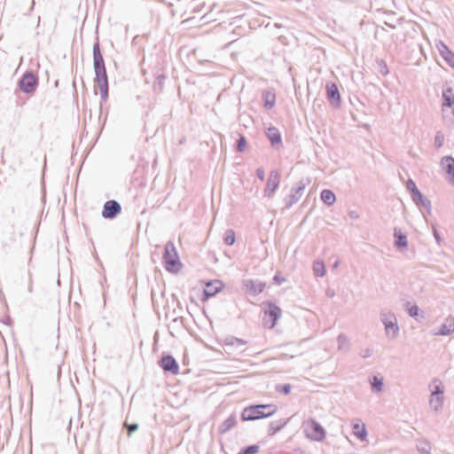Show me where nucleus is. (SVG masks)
Masks as SVG:
<instances>
[{"mask_svg":"<svg viewBox=\"0 0 454 454\" xmlns=\"http://www.w3.org/2000/svg\"><path fill=\"white\" fill-rule=\"evenodd\" d=\"M256 176L260 181H264L265 179V172L262 168H258L256 169Z\"/></svg>","mask_w":454,"mask_h":454,"instance_id":"47","label":"nucleus"},{"mask_svg":"<svg viewBox=\"0 0 454 454\" xmlns=\"http://www.w3.org/2000/svg\"><path fill=\"white\" fill-rule=\"evenodd\" d=\"M417 449L419 454H431V443L427 440L419 442V443L417 445Z\"/></svg>","mask_w":454,"mask_h":454,"instance_id":"33","label":"nucleus"},{"mask_svg":"<svg viewBox=\"0 0 454 454\" xmlns=\"http://www.w3.org/2000/svg\"><path fill=\"white\" fill-rule=\"evenodd\" d=\"M338 264H339V262H336L334 263V267H337V266H338Z\"/></svg>","mask_w":454,"mask_h":454,"instance_id":"62","label":"nucleus"},{"mask_svg":"<svg viewBox=\"0 0 454 454\" xmlns=\"http://www.w3.org/2000/svg\"><path fill=\"white\" fill-rule=\"evenodd\" d=\"M441 108L442 118L454 121V90L450 85H444L442 88Z\"/></svg>","mask_w":454,"mask_h":454,"instance_id":"5","label":"nucleus"},{"mask_svg":"<svg viewBox=\"0 0 454 454\" xmlns=\"http://www.w3.org/2000/svg\"><path fill=\"white\" fill-rule=\"evenodd\" d=\"M260 446L258 444H251L242 447L238 454H257L259 452Z\"/></svg>","mask_w":454,"mask_h":454,"instance_id":"31","label":"nucleus"},{"mask_svg":"<svg viewBox=\"0 0 454 454\" xmlns=\"http://www.w3.org/2000/svg\"><path fill=\"white\" fill-rule=\"evenodd\" d=\"M159 365L164 370V372H170L173 375L179 373V365L175 357L171 355L163 356L159 361Z\"/></svg>","mask_w":454,"mask_h":454,"instance_id":"15","label":"nucleus"},{"mask_svg":"<svg viewBox=\"0 0 454 454\" xmlns=\"http://www.w3.org/2000/svg\"><path fill=\"white\" fill-rule=\"evenodd\" d=\"M273 281L275 284L280 286L286 281V278L278 272L273 276Z\"/></svg>","mask_w":454,"mask_h":454,"instance_id":"43","label":"nucleus"},{"mask_svg":"<svg viewBox=\"0 0 454 454\" xmlns=\"http://www.w3.org/2000/svg\"><path fill=\"white\" fill-rule=\"evenodd\" d=\"M121 204L117 200H107L104 204L101 215L105 219H114L121 213Z\"/></svg>","mask_w":454,"mask_h":454,"instance_id":"13","label":"nucleus"},{"mask_svg":"<svg viewBox=\"0 0 454 454\" xmlns=\"http://www.w3.org/2000/svg\"><path fill=\"white\" fill-rule=\"evenodd\" d=\"M352 428H353V434L358 440H360L361 442H364L366 440V438L368 436V432H367V429H366L364 424H362V425H359L357 423L353 424Z\"/></svg>","mask_w":454,"mask_h":454,"instance_id":"26","label":"nucleus"},{"mask_svg":"<svg viewBox=\"0 0 454 454\" xmlns=\"http://www.w3.org/2000/svg\"><path fill=\"white\" fill-rule=\"evenodd\" d=\"M348 216H349L351 219L356 220V219H358L359 215L357 214V212H356V211H355V210H351V211H349V213H348Z\"/></svg>","mask_w":454,"mask_h":454,"instance_id":"52","label":"nucleus"},{"mask_svg":"<svg viewBox=\"0 0 454 454\" xmlns=\"http://www.w3.org/2000/svg\"><path fill=\"white\" fill-rule=\"evenodd\" d=\"M313 271L316 277H324L326 274V267L325 262L320 259L316 260L313 263Z\"/></svg>","mask_w":454,"mask_h":454,"instance_id":"30","label":"nucleus"},{"mask_svg":"<svg viewBox=\"0 0 454 454\" xmlns=\"http://www.w3.org/2000/svg\"><path fill=\"white\" fill-rule=\"evenodd\" d=\"M266 418L272 417L278 411V406L274 403H262Z\"/></svg>","mask_w":454,"mask_h":454,"instance_id":"34","label":"nucleus"},{"mask_svg":"<svg viewBox=\"0 0 454 454\" xmlns=\"http://www.w3.org/2000/svg\"><path fill=\"white\" fill-rule=\"evenodd\" d=\"M376 62L379 67V72L383 76H387L389 74V69L387 67V62L384 59H377Z\"/></svg>","mask_w":454,"mask_h":454,"instance_id":"39","label":"nucleus"},{"mask_svg":"<svg viewBox=\"0 0 454 454\" xmlns=\"http://www.w3.org/2000/svg\"><path fill=\"white\" fill-rule=\"evenodd\" d=\"M371 388L373 393H380L384 388V380L380 376H373L370 379Z\"/></svg>","mask_w":454,"mask_h":454,"instance_id":"29","label":"nucleus"},{"mask_svg":"<svg viewBox=\"0 0 454 454\" xmlns=\"http://www.w3.org/2000/svg\"><path fill=\"white\" fill-rule=\"evenodd\" d=\"M380 321L384 325L386 335L390 339L396 338L400 328L395 313L382 310L380 312Z\"/></svg>","mask_w":454,"mask_h":454,"instance_id":"6","label":"nucleus"},{"mask_svg":"<svg viewBox=\"0 0 454 454\" xmlns=\"http://www.w3.org/2000/svg\"><path fill=\"white\" fill-rule=\"evenodd\" d=\"M290 421L288 419H281L279 420L271 421L268 427V435L272 436L277 433L280 432Z\"/></svg>","mask_w":454,"mask_h":454,"instance_id":"24","label":"nucleus"},{"mask_svg":"<svg viewBox=\"0 0 454 454\" xmlns=\"http://www.w3.org/2000/svg\"><path fill=\"white\" fill-rule=\"evenodd\" d=\"M412 202L419 208H425L428 215L432 214V204L430 200H428L420 191L418 192L411 198Z\"/></svg>","mask_w":454,"mask_h":454,"instance_id":"18","label":"nucleus"},{"mask_svg":"<svg viewBox=\"0 0 454 454\" xmlns=\"http://www.w3.org/2000/svg\"><path fill=\"white\" fill-rule=\"evenodd\" d=\"M280 179L281 176L278 170L270 171L263 192L264 197L271 198L274 195L276 191L278 189Z\"/></svg>","mask_w":454,"mask_h":454,"instance_id":"12","label":"nucleus"},{"mask_svg":"<svg viewBox=\"0 0 454 454\" xmlns=\"http://www.w3.org/2000/svg\"><path fill=\"white\" fill-rule=\"evenodd\" d=\"M372 355V350L371 348H365L362 351L361 356L363 358H368Z\"/></svg>","mask_w":454,"mask_h":454,"instance_id":"49","label":"nucleus"},{"mask_svg":"<svg viewBox=\"0 0 454 454\" xmlns=\"http://www.w3.org/2000/svg\"><path fill=\"white\" fill-rule=\"evenodd\" d=\"M262 106L266 110H270L276 104V93L272 89L263 90L262 92Z\"/></svg>","mask_w":454,"mask_h":454,"instance_id":"23","label":"nucleus"},{"mask_svg":"<svg viewBox=\"0 0 454 454\" xmlns=\"http://www.w3.org/2000/svg\"><path fill=\"white\" fill-rule=\"evenodd\" d=\"M275 390L278 394L287 395L291 393L292 390V385L289 383H284V384H277L275 386Z\"/></svg>","mask_w":454,"mask_h":454,"instance_id":"32","label":"nucleus"},{"mask_svg":"<svg viewBox=\"0 0 454 454\" xmlns=\"http://www.w3.org/2000/svg\"><path fill=\"white\" fill-rule=\"evenodd\" d=\"M247 343V341L243 339L229 336V347L239 348L240 346H244Z\"/></svg>","mask_w":454,"mask_h":454,"instance_id":"38","label":"nucleus"},{"mask_svg":"<svg viewBox=\"0 0 454 454\" xmlns=\"http://www.w3.org/2000/svg\"><path fill=\"white\" fill-rule=\"evenodd\" d=\"M266 136L272 147L279 148L283 145L281 133L275 126H270L267 129Z\"/></svg>","mask_w":454,"mask_h":454,"instance_id":"20","label":"nucleus"},{"mask_svg":"<svg viewBox=\"0 0 454 454\" xmlns=\"http://www.w3.org/2000/svg\"><path fill=\"white\" fill-rule=\"evenodd\" d=\"M309 183V180L308 179L306 182L302 179L301 180L297 185L295 187H292V189H294L296 193H300L301 196H302L303 194V192L306 188V185Z\"/></svg>","mask_w":454,"mask_h":454,"instance_id":"40","label":"nucleus"},{"mask_svg":"<svg viewBox=\"0 0 454 454\" xmlns=\"http://www.w3.org/2000/svg\"><path fill=\"white\" fill-rule=\"evenodd\" d=\"M454 333V316L449 315L434 335L449 336Z\"/></svg>","mask_w":454,"mask_h":454,"instance_id":"19","label":"nucleus"},{"mask_svg":"<svg viewBox=\"0 0 454 454\" xmlns=\"http://www.w3.org/2000/svg\"><path fill=\"white\" fill-rule=\"evenodd\" d=\"M443 145V136L438 132L434 137V146L435 148H440Z\"/></svg>","mask_w":454,"mask_h":454,"instance_id":"42","label":"nucleus"},{"mask_svg":"<svg viewBox=\"0 0 454 454\" xmlns=\"http://www.w3.org/2000/svg\"><path fill=\"white\" fill-rule=\"evenodd\" d=\"M394 246L399 251H403L408 248V238L407 234L402 231L401 229L394 228Z\"/></svg>","mask_w":454,"mask_h":454,"instance_id":"17","label":"nucleus"},{"mask_svg":"<svg viewBox=\"0 0 454 454\" xmlns=\"http://www.w3.org/2000/svg\"><path fill=\"white\" fill-rule=\"evenodd\" d=\"M309 183V180L308 179L306 182L302 179L301 180L297 185L295 187H292V189H294L296 193H300L301 196H302L303 194V192L306 188V185Z\"/></svg>","mask_w":454,"mask_h":454,"instance_id":"41","label":"nucleus"},{"mask_svg":"<svg viewBox=\"0 0 454 454\" xmlns=\"http://www.w3.org/2000/svg\"><path fill=\"white\" fill-rule=\"evenodd\" d=\"M237 55H238V52H237V51H231V58L232 59H236Z\"/></svg>","mask_w":454,"mask_h":454,"instance_id":"54","label":"nucleus"},{"mask_svg":"<svg viewBox=\"0 0 454 454\" xmlns=\"http://www.w3.org/2000/svg\"><path fill=\"white\" fill-rule=\"evenodd\" d=\"M236 384H237V382H236V381H233V382H232V381H231V380H229V382H228L229 389H230V388H231V387H232L233 385H236Z\"/></svg>","mask_w":454,"mask_h":454,"instance_id":"56","label":"nucleus"},{"mask_svg":"<svg viewBox=\"0 0 454 454\" xmlns=\"http://www.w3.org/2000/svg\"><path fill=\"white\" fill-rule=\"evenodd\" d=\"M262 403H254L245 407L240 414L242 421H254L267 419Z\"/></svg>","mask_w":454,"mask_h":454,"instance_id":"7","label":"nucleus"},{"mask_svg":"<svg viewBox=\"0 0 454 454\" xmlns=\"http://www.w3.org/2000/svg\"><path fill=\"white\" fill-rule=\"evenodd\" d=\"M436 48L444 61L454 69V51L442 40L436 43Z\"/></svg>","mask_w":454,"mask_h":454,"instance_id":"16","label":"nucleus"},{"mask_svg":"<svg viewBox=\"0 0 454 454\" xmlns=\"http://www.w3.org/2000/svg\"><path fill=\"white\" fill-rule=\"evenodd\" d=\"M126 427L128 429V434L130 435L133 432H135L136 430H137L138 428V425L136 424V423H132V424H126Z\"/></svg>","mask_w":454,"mask_h":454,"instance_id":"45","label":"nucleus"},{"mask_svg":"<svg viewBox=\"0 0 454 454\" xmlns=\"http://www.w3.org/2000/svg\"><path fill=\"white\" fill-rule=\"evenodd\" d=\"M406 190L409 192L411 198L415 195L418 192H419V189L418 188L416 183L411 179L409 178L406 182Z\"/></svg>","mask_w":454,"mask_h":454,"instance_id":"36","label":"nucleus"},{"mask_svg":"<svg viewBox=\"0 0 454 454\" xmlns=\"http://www.w3.org/2000/svg\"><path fill=\"white\" fill-rule=\"evenodd\" d=\"M434 383L438 382L434 385V389L430 395V404L434 411H438L442 410L444 402V387L438 379H434Z\"/></svg>","mask_w":454,"mask_h":454,"instance_id":"8","label":"nucleus"},{"mask_svg":"<svg viewBox=\"0 0 454 454\" xmlns=\"http://www.w3.org/2000/svg\"><path fill=\"white\" fill-rule=\"evenodd\" d=\"M239 35V33L236 32V29H233L231 33H229V43H228V45L229 47H235V45L237 43H239V44H243L245 39L241 38V39H239V38H232L231 35Z\"/></svg>","mask_w":454,"mask_h":454,"instance_id":"37","label":"nucleus"},{"mask_svg":"<svg viewBox=\"0 0 454 454\" xmlns=\"http://www.w3.org/2000/svg\"><path fill=\"white\" fill-rule=\"evenodd\" d=\"M165 75L164 74H160L157 76L156 78V82H155V85L158 84L160 87L162 86L164 81H165Z\"/></svg>","mask_w":454,"mask_h":454,"instance_id":"50","label":"nucleus"},{"mask_svg":"<svg viewBox=\"0 0 454 454\" xmlns=\"http://www.w3.org/2000/svg\"><path fill=\"white\" fill-rule=\"evenodd\" d=\"M236 242L235 231L232 229H229V247L232 246Z\"/></svg>","mask_w":454,"mask_h":454,"instance_id":"44","label":"nucleus"},{"mask_svg":"<svg viewBox=\"0 0 454 454\" xmlns=\"http://www.w3.org/2000/svg\"><path fill=\"white\" fill-rule=\"evenodd\" d=\"M225 432H227V419L224 420L219 427V433L221 434H223Z\"/></svg>","mask_w":454,"mask_h":454,"instance_id":"51","label":"nucleus"},{"mask_svg":"<svg viewBox=\"0 0 454 454\" xmlns=\"http://www.w3.org/2000/svg\"><path fill=\"white\" fill-rule=\"evenodd\" d=\"M262 306L265 307L262 317V325L267 329H273L282 315V310L276 303L271 301H265L262 302Z\"/></svg>","mask_w":454,"mask_h":454,"instance_id":"3","label":"nucleus"},{"mask_svg":"<svg viewBox=\"0 0 454 454\" xmlns=\"http://www.w3.org/2000/svg\"><path fill=\"white\" fill-rule=\"evenodd\" d=\"M326 98L330 106L334 109H339L341 106V95L338 85L334 82H327L325 84Z\"/></svg>","mask_w":454,"mask_h":454,"instance_id":"9","label":"nucleus"},{"mask_svg":"<svg viewBox=\"0 0 454 454\" xmlns=\"http://www.w3.org/2000/svg\"><path fill=\"white\" fill-rule=\"evenodd\" d=\"M242 286L247 294L250 296H257L262 294L266 286V283L259 279H244Z\"/></svg>","mask_w":454,"mask_h":454,"instance_id":"10","label":"nucleus"},{"mask_svg":"<svg viewBox=\"0 0 454 454\" xmlns=\"http://www.w3.org/2000/svg\"><path fill=\"white\" fill-rule=\"evenodd\" d=\"M433 235H434V238L436 243L438 245H440L442 239H441L440 233L435 226L433 228Z\"/></svg>","mask_w":454,"mask_h":454,"instance_id":"48","label":"nucleus"},{"mask_svg":"<svg viewBox=\"0 0 454 454\" xmlns=\"http://www.w3.org/2000/svg\"><path fill=\"white\" fill-rule=\"evenodd\" d=\"M237 424L236 415L234 413H231L229 415V430L235 427Z\"/></svg>","mask_w":454,"mask_h":454,"instance_id":"46","label":"nucleus"},{"mask_svg":"<svg viewBox=\"0 0 454 454\" xmlns=\"http://www.w3.org/2000/svg\"><path fill=\"white\" fill-rule=\"evenodd\" d=\"M302 428L306 438L311 441L322 442L325 439V429L317 420L313 418H309L304 421L302 424Z\"/></svg>","mask_w":454,"mask_h":454,"instance_id":"4","label":"nucleus"},{"mask_svg":"<svg viewBox=\"0 0 454 454\" xmlns=\"http://www.w3.org/2000/svg\"><path fill=\"white\" fill-rule=\"evenodd\" d=\"M223 242H224V243H226V244H227V232H225V233L223 234Z\"/></svg>","mask_w":454,"mask_h":454,"instance_id":"57","label":"nucleus"},{"mask_svg":"<svg viewBox=\"0 0 454 454\" xmlns=\"http://www.w3.org/2000/svg\"><path fill=\"white\" fill-rule=\"evenodd\" d=\"M221 449L223 450V451H224V446H223V443L221 442Z\"/></svg>","mask_w":454,"mask_h":454,"instance_id":"60","label":"nucleus"},{"mask_svg":"<svg viewBox=\"0 0 454 454\" xmlns=\"http://www.w3.org/2000/svg\"><path fill=\"white\" fill-rule=\"evenodd\" d=\"M320 200L325 205L330 207L336 202V195L332 190L324 189L320 192Z\"/></svg>","mask_w":454,"mask_h":454,"instance_id":"25","label":"nucleus"},{"mask_svg":"<svg viewBox=\"0 0 454 454\" xmlns=\"http://www.w3.org/2000/svg\"><path fill=\"white\" fill-rule=\"evenodd\" d=\"M327 295H328L329 297H333V296L334 295V292H330V291H328V292H327Z\"/></svg>","mask_w":454,"mask_h":454,"instance_id":"58","label":"nucleus"},{"mask_svg":"<svg viewBox=\"0 0 454 454\" xmlns=\"http://www.w3.org/2000/svg\"><path fill=\"white\" fill-rule=\"evenodd\" d=\"M162 264L165 270L170 273H177L183 267L176 248L174 243L170 240L165 245L162 255Z\"/></svg>","mask_w":454,"mask_h":454,"instance_id":"2","label":"nucleus"},{"mask_svg":"<svg viewBox=\"0 0 454 454\" xmlns=\"http://www.w3.org/2000/svg\"><path fill=\"white\" fill-rule=\"evenodd\" d=\"M403 307L406 313L417 322H419L425 317L424 311L417 304H411L410 301H406Z\"/></svg>","mask_w":454,"mask_h":454,"instance_id":"22","label":"nucleus"},{"mask_svg":"<svg viewBox=\"0 0 454 454\" xmlns=\"http://www.w3.org/2000/svg\"><path fill=\"white\" fill-rule=\"evenodd\" d=\"M236 135L238 136V138L233 145L234 151L237 153H243L247 147V137L243 134L238 132Z\"/></svg>","mask_w":454,"mask_h":454,"instance_id":"27","label":"nucleus"},{"mask_svg":"<svg viewBox=\"0 0 454 454\" xmlns=\"http://www.w3.org/2000/svg\"><path fill=\"white\" fill-rule=\"evenodd\" d=\"M37 85L38 80L31 72H26L19 81L20 89L27 94L33 92Z\"/></svg>","mask_w":454,"mask_h":454,"instance_id":"11","label":"nucleus"},{"mask_svg":"<svg viewBox=\"0 0 454 454\" xmlns=\"http://www.w3.org/2000/svg\"><path fill=\"white\" fill-rule=\"evenodd\" d=\"M35 4V0H32L31 6H30V9H29V13L34 10Z\"/></svg>","mask_w":454,"mask_h":454,"instance_id":"55","label":"nucleus"},{"mask_svg":"<svg viewBox=\"0 0 454 454\" xmlns=\"http://www.w3.org/2000/svg\"><path fill=\"white\" fill-rule=\"evenodd\" d=\"M339 349H348L349 340L344 333H340L337 337Z\"/></svg>","mask_w":454,"mask_h":454,"instance_id":"35","label":"nucleus"},{"mask_svg":"<svg viewBox=\"0 0 454 454\" xmlns=\"http://www.w3.org/2000/svg\"><path fill=\"white\" fill-rule=\"evenodd\" d=\"M301 198L300 193H296V192L291 188V193L284 198L285 202V209H289L294 204L299 201V200Z\"/></svg>","mask_w":454,"mask_h":454,"instance_id":"28","label":"nucleus"},{"mask_svg":"<svg viewBox=\"0 0 454 454\" xmlns=\"http://www.w3.org/2000/svg\"><path fill=\"white\" fill-rule=\"evenodd\" d=\"M28 291L32 292V286H29Z\"/></svg>","mask_w":454,"mask_h":454,"instance_id":"61","label":"nucleus"},{"mask_svg":"<svg viewBox=\"0 0 454 454\" xmlns=\"http://www.w3.org/2000/svg\"><path fill=\"white\" fill-rule=\"evenodd\" d=\"M102 108H103V106L102 104L100 105V112H102Z\"/></svg>","mask_w":454,"mask_h":454,"instance_id":"63","label":"nucleus"},{"mask_svg":"<svg viewBox=\"0 0 454 454\" xmlns=\"http://www.w3.org/2000/svg\"><path fill=\"white\" fill-rule=\"evenodd\" d=\"M440 165L446 174L447 181L454 186V157L451 155L443 156L441 159Z\"/></svg>","mask_w":454,"mask_h":454,"instance_id":"14","label":"nucleus"},{"mask_svg":"<svg viewBox=\"0 0 454 454\" xmlns=\"http://www.w3.org/2000/svg\"><path fill=\"white\" fill-rule=\"evenodd\" d=\"M223 286V283L219 280H213L206 283L203 291V300L206 301L208 298L215 295L222 289Z\"/></svg>","mask_w":454,"mask_h":454,"instance_id":"21","label":"nucleus"},{"mask_svg":"<svg viewBox=\"0 0 454 454\" xmlns=\"http://www.w3.org/2000/svg\"><path fill=\"white\" fill-rule=\"evenodd\" d=\"M362 127L367 131H371V125L369 123H364L362 124Z\"/></svg>","mask_w":454,"mask_h":454,"instance_id":"53","label":"nucleus"},{"mask_svg":"<svg viewBox=\"0 0 454 454\" xmlns=\"http://www.w3.org/2000/svg\"><path fill=\"white\" fill-rule=\"evenodd\" d=\"M223 96V91L222 93L219 94L218 98H217V100H220L221 98Z\"/></svg>","mask_w":454,"mask_h":454,"instance_id":"59","label":"nucleus"},{"mask_svg":"<svg viewBox=\"0 0 454 454\" xmlns=\"http://www.w3.org/2000/svg\"><path fill=\"white\" fill-rule=\"evenodd\" d=\"M93 66L95 82L99 88L101 101L102 103H106L108 99V78L98 42L95 43L93 45Z\"/></svg>","mask_w":454,"mask_h":454,"instance_id":"1","label":"nucleus"}]
</instances>
